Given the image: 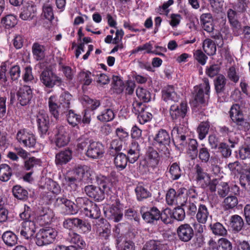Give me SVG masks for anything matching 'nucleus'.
Wrapping results in <instances>:
<instances>
[{
	"mask_svg": "<svg viewBox=\"0 0 250 250\" xmlns=\"http://www.w3.org/2000/svg\"><path fill=\"white\" fill-rule=\"evenodd\" d=\"M97 182L99 187L88 185L84 187V189L88 196L100 201L104 198V192L109 191L111 184L109 179L103 175L98 176Z\"/></svg>",
	"mask_w": 250,
	"mask_h": 250,
	"instance_id": "obj_1",
	"label": "nucleus"
},
{
	"mask_svg": "<svg viewBox=\"0 0 250 250\" xmlns=\"http://www.w3.org/2000/svg\"><path fill=\"white\" fill-rule=\"evenodd\" d=\"M57 235V231L52 228L41 229L36 234V243L39 246L50 244L54 242Z\"/></svg>",
	"mask_w": 250,
	"mask_h": 250,
	"instance_id": "obj_2",
	"label": "nucleus"
},
{
	"mask_svg": "<svg viewBox=\"0 0 250 250\" xmlns=\"http://www.w3.org/2000/svg\"><path fill=\"white\" fill-rule=\"evenodd\" d=\"M40 80L42 83L48 88H53L56 85H59L62 83V79L48 68L41 72Z\"/></svg>",
	"mask_w": 250,
	"mask_h": 250,
	"instance_id": "obj_3",
	"label": "nucleus"
},
{
	"mask_svg": "<svg viewBox=\"0 0 250 250\" xmlns=\"http://www.w3.org/2000/svg\"><path fill=\"white\" fill-rule=\"evenodd\" d=\"M203 81V83L194 87V98L197 104L205 103L209 97L210 88L209 81L207 78H204Z\"/></svg>",
	"mask_w": 250,
	"mask_h": 250,
	"instance_id": "obj_4",
	"label": "nucleus"
},
{
	"mask_svg": "<svg viewBox=\"0 0 250 250\" xmlns=\"http://www.w3.org/2000/svg\"><path fill=\"white\" fill-rule=\"evenodd\" d=\"M229 113L231 120L238 125L239 129L247 131L250 129V123L244 120L243 114L238 104H233L230 108Z\"/></svg>",
	"mask_w": 250,
	"mask_h": 250,
	"instance_id": "obj_5",
	"label": "nucleus"
},
{
	"mask_svg": "<svg viewBox=\"0 0 250 250\" xmlns=\"http://www.w3.org/2000/svg\"><path fill=\"white\" fill-rule=\"evenodd\" d=\"M15 230L17 233H19L24 238L30 239L34 236L36 230L35 222L33 220L23 221L21 227H16Z\"/></svg>",
	"mask_w": 250,
	"mask_h": 250,
	"instance_id": "obj_6",
	"label": "nucleus"
},
{
	"mask_svg": "<svg viewBox=\"0 0 250 250\" xmlns=\"http://www.w3.org/2000/svg\"><path fill=\"white\" fill-rule=\"evenodd\" d=\"M67 130V127L62 125L56 126L55 130V143L58 147L64 146L69 143L70 138Z\"/></svg>",
	"mask_w": 250,
	"mask_h": 250,
	"instance_id": "obj_7",
	"label": "nucleus"
},
{
	"mask_svg": "<svg viewBox=\"0 0 250 250\" xmlns=\"http://www.w3.org/2000/svg\"><path fill=\"white\" fill-rule=\"evenodd\" d=\"M104 153V148L103 145L99 142L92 140L87 146L85 154L91 159H96L102 158Z\"/></svg>",
	"mask_w": 250,
	"mask_h": 250,
	"instance_id": "obj_8",
	"label": "nucleus"
},
{
	"mask_svg": "<svg viewBox=\"0 0 250 250\" xmlns=\"http://www.w3.org/2000/svg\"><path fill=\"white\" fill-rule=\"evenodd\" d=\"M17 139L25 147H34L36 143L35 136L25 129H21L18 132Z\"/></svg>",
	"mask_w": 250,
	"mask_h": 250,
	"instance_id": "obj_9",
	"label": "nucleus"
},
{
	"mask_svg": "<svg viewBox=\"0 0 250 250\" xmlns=\"http://www.w3.org/2000/svg\"><path fill=\"white\" fill-rule=\"evenodd\" d=\"M188 110V107L187 102H182L179 105L174 104L171 105L169 113L173 120L178 119H183L186 115Z\"/></svg>",
	"mask_w": 250,
	"mask_h": 250,
	"instance_id": "obj_10",
	"label": "nucleus"
},
{
	"mask_svg": "<svg viewBox=\"0 0 250 250\" xmlns=\"http://www.w3.org/2000/svg\"><path fill=\"white\" fill-rule=\"evenodd\" d=\"M170 143V138L168 133L165 129L158 131L154 138V144L163 149L167 150V146Z\"/></svg>",
	"mask_w": 250,
	"mask_h": 250,
	"instance_id": "obj_11",
	"label": "nucleus"
},
{
	"mask_svg": "<svg viewBox=\"0 0 250 250\" xmlns=\"http://www.w3.org/2000/svg\"><path fill=\"white\" fill-rule=\"evenodd\" d=\"M177 233L179 239L184 242L189 241L194 235L193 230L188 224L179 226L177 229Z\"/></svg>",
	"mask_w": 250,
	"mask_h": 250,
	"instance_id": "obj_12",
	"label": "nucleus"
},
{
	"mask_svg": "<svg viewBox=\"0 0 250 250\" xmlns=\"http://www.w3.org/2000/svg\"><path fill=\"white\" fill-rule=\"evenodd\" d=\"M124 150L127 153L126 157L130 163H134L140 157V146L137 142L133 141L127 147H124Z\"/></svg>",
	"mask_w": 250,
	"mask_h": 250,
	"instance_id": "obj_13",
	"label": "nucleus"
},
{
	"mask_svg": "<svg viewBox=\"0 0 250 250\" xmlns=\"http://www.w3.org/2000/svg\"><path fill=\"white\" fill-rule=\"evenodd\" d=\"M17 96L20 104L22 106L26 105L32 97V90L29 86L22 85L18 91Z\"/></svg>",
	"mask_w": 250,
	"mask_h": 250,
	"instance_id": "obj_14",
	"label": "nucleus"
},
{
	"mask_svg": "<svg viewBox=\"0 0 250 250\" xmlns=\"http://www.w3.org/2000/svg\"><path fill=\"white\" fill-rule=\"evenodd\" d=\"M187 128L183 125H176L171 131V135L174 136L177 143L182 146L187 145V140L186 133Z\"/></svg>",
	"mask_w": 250,
	"mask_h": 250,
	"instance_id": "obj_15",
	"label": "nucleus"
},
{
	"mask_svg": "<svg viewBox=\"0 0 250 250\" xmlns=\"http://www.w3.org/2000/svg\"><path fill=\"white\" fill-rule=\"evenodd\" d=\"M37 123L41 136L45 135L49 128V117L44 110H40L37 115Z\"/></svg>",
	"mask_w": 250,
	"mask_h": 250,
	"instance_id": "obj_16",
	"label": "nucleus"
},
{
	"mask_svg": "<svg viewBox=\"0 0 250 250\" xmlns=\"http://www.w3.org/2000/svg\"><path fill=\"white\" fill-rule=\"evenodd\" d=\"M57 102V97L55 95L51 96L48 99L49 112L56 120H58L60 119V115L65 113V111L61 109L62 105L60 104V105H58Z\"/></svg>",
	"mask_w": 250,
	"mask_h": 250,
	"instance_id": "obj_17",
	"label": "nucleus"
},
{
	"mask_svg": "<svg viewBox=\"0 0 250 250\" xmlns=\"http://www.w3.org/2000/svg\"><path fill=\"white\" fill-rule=\"evenodd\" d=\"M141 209L143 219L147 223H154L155 221L158 220L161 217L160 210L156 207H152L147 211L144 212L143 208Z\"/></svg>",
	"mask_w": 250,
	"mask_h": 250,
	"instance_id": "obj_18",
	"label": "nucleus"
},
{
	"mask_svg": "<svg viewBox=\"0 0 250 250\" xmlns=\"http://www.w3.org/2000/svg\"><path fill=\"white\" fill-rule=\"evenodd\" d=\"M193 178L200 186L205 182H208L210 176L200 164H196L193 168Z\"/></svg>",
	"mask_w": 250,
	"mask_h": 250,
	"instance_id": "obj_19",
	"label": "nucleus"
},
{
	"mask_svg": "<svg viewBox=\"0 0 250 250\" xmlns=\"http://www.w3.org/2000/svg\"><path fill=\"white\" fill-rule=\"evenodd\" d=\"M162 93V98L166 102L177 103L180 99V96L177 94L174 87L172 85H167L163 89Z\"/></svg>",
	"mask_w": 250,
	"mask_h": 250,
	"instance_id": "obj_20",
	"label": "nucleus"
},
{
	"mask_svg": "<svg viewBox=\"0 0 250 250\" xmlns=\"http://www.w3.org/2000/svg\"><path fill=\"white\" fill-rule=\"evenodd\" d=\"M66 240L80 249L85 247V243L80 235L73 230L69 231L66 236Z\"/></svg>",
	"mask_w": 250,
	"mask_h": 250,
	"instance_id": "obj_21",
	"label": "nucleus"
},
{
	"mask_svg": "<svg viewBox=\"0 0 250 250\" xmlns=\"http://www.w3.org/2000/svg\"><path fill=\"white\" fill-rule=\"evenodd\" d=\"M72 158V151L69 148L61 151L56 154L55 163L57 165H62L67 164Z\"/></svg>",
	"mask_w": 250,
	"mask_h": 250,
	"instance_id": "obj_22",
	"label": "nucleus"
},
{
	"mask_svg": "<svg viewBox=\"0 0 250 250\" xmlns=\"http://www.w3.org/2000/svg\"><path fill=\"white\" fill-rule=\"evenodd\" d=\"M196 213V220L200 224H205L208 218L211 217L207 207L204 204H199Z\"/></svg>",
	"mask_w": 250,
	"mask_h": 250,
	"instance_id": "obj_23",
	"label": "nucleus"
},
{
	"mask_svg": "<svg viewBox=\"0 0 250 250\" xmlns=\"http://www.w3.org/2000/svg\"><path fill=\"white\" fill-rule=\"evenodd\" d=\"M87 205L86 208H84V210H83V212L85 216L90 218H99L101 215V211L98 206L92 201Z\"/></svg>",
	"mask_w": 250,
	"mask_h": 250,
	"instance_id": "obj_24",
	"label": "nucleus"
},
{
	"mask_svg": "<svg viewBox=\"0 0 250 250\" xmlns=\"http://www.w3.org/2000/svg\"><path fill=\"white\" fill-rule=\"evenodd\" d=\"M146 159L149 166L155 167L159 164L160 156L156 150L151 147H149L146 152Z\"/></svg>",
	"mask_w": 250,
	"mask_h": 250,
	"instance_id": "obj_25",
	"label": "nucleus"
},
{
	"mask_svg": "<svg viewBox=\"0 0 250 250\" xmlns=\"http://www.w3.org/2000/svg\"><path fill=\"white\" fill-rule=\"evenodd\" d=\"M36 11L37 8L35 5L28 4L24 6L20 17L23 20H31L35 16Z\"/></svg>",
	"mask_w": 250,
	"mask_h": 250,
	"instance_id": "obj_26",
	"label": "nucleus"
},
{
	"mask_svg": "<svg viewBox=\"0 0 250 250\" xmlns=\"http://www.w3.org/2000/svg\"><path fill=\"white\" fill-rule=\"evenodd\" d=\"M32 50L34 59L37 61L43 60L45 56V46L39 43H33Z\"/></svg>",
	"mask_w": 250,
	"mask_h": 250,
	"instance_id": "obj_27",
	"label": "nucleus"
},
{
	"mask_svg": "<svg viewBox=\"0 0 250 250\" xmlns=\"http://www.w3.org/2000/svg\"><path fill=\"white\" fill-rule=\"evenodd\" d=\"M214 83L215 89L218 94H221L224 92L226 88L227 79L224 75L220 74L217 76Z\"/></svg>",
	"mask_w": 250,
	"mask_h": 250,
	"instance_id": "obj_28",
	"label": "nucleus"
},
{
	"mask_svg": "<svg viewBox=\"0 0 250 250\" xmlns=\"http://www.w3.org/2000/svg\"><path fill=\"white\" fill-rule=\"evenodd\" d=\"M2 239L4 243L9 247H12L17 243V235L11 231H6L2 235Z\"/></svg>",
	"mask_w": 250,
	"mask_h": 250,
	"instance_id": "obj_29",
	"label": "nucleus"
},
{
	"mask_svg": "<svg viewBox=\"0 0 250 250\" xmlns=\"http://www.w3.org/2000/svg\"><path fill=\"white\" fill-rule=\"evenodd\" d=\"M230 225L233 230L238 232L240 231L243 228L244 222L240 216L233 215L230 217Z\"/></svg>",
	"mask_w": 250,
	"mask_h": 250,
	"instance_id": "obj_30",
	"label": "nucleus"
},
{
	"mask_svg": "<svg viewBox=\"0 0 250 250\" xmlns=\"http://www.w3.org/2000/svg\"><path fill=\"white\" fill-rule=\"evenodd\" d=\"M115 117L114 113L112 109L106 108L103 109L97 116L98 120L102 122H107L112 121Z\"/></svg>",
	"mask_w": 250,
	"mask_h": 250,
	"instance_id": "obj_31",
	"label": "nucleus"
},
{
	"mask_svg": "<svg viewBox=\"0 0 250 250\" xmlns=\"http://www.w3.org/2000/svg\"><path fill=\"white\" fill-rule=\"evenodd\" d=\"M127 161H128L126 155L122 152L118 153L114 158V164L117 168L121 170L126 167Z\"/></svg>",
	"mask_w": 250,
	"mask_h": 250,
	"instance_id": "obj_32",
	"label": "nucleus"
},
{
	"mask_svg": "<svg viewBox=\"0 0 250 250\" xmlns=\"http://www.w3.org/2000/svg\"><path fill=\"white\" fill-rule=\"evenodd\" d=\"M203 48L207 54L209 56L214 55L216 51V44L210 39H207L203 41Z\"/></svg>",
	"mask_w": 250,
	"mask_h": 250,
	"instance_id": "obj_33",
	"label": "nucleus"
},
{
	"mask_svg": "<svg viewBox=\"0 0 250 250\" xmlns=\"http://www.w3.org/2000/svg\"><path fill=\"white\" fill-rule=\"evenodd\" d=\"M89 169V168L87 166H78L74 170L73 176L81 182L85 176L88 177V175H90L88 172Z\"/></svg>",
	"mask_w": 250,
	"mask_h": 250,
	"instance_id": "obj_34",
	"label": "nucleus"
},
{
	"mask_svg": "<svg viewBox=\"0 0 250 250\" xmlns=\"http://www.w3.org/2000/svg\"><path fill=\"white\" fill-rule=\"evenodd\" d=\"M72 99L71 95L67 92H63L60 96V104L62 105L63 110L65 111V112L70 108V102Z\"/></svg>",
	"mask_w": 250,
	"mask_h": 250,
	"instance_id": "obj_35",
	"label": "nucleus"
},
{
	"mask_svg": "<svg viewBox=\"0 0 250 250\" xmlns=\"http://www.w3.org/2000/svg\"><path fill=\"white\" fill-rule=\"evenodd\" d=\"M210 127V124L208 121L203 122L200 124L197 128L198 138L200 140L205 139L208 134Z\"/></svg>",
	"mask_w": 250,
	"mask_h": 250,
	"instance_id": "obj_36",
	"label": "nucleus"
},
{
	"mask_svg": "<svg viewBox=\"0 0 250 250\" xmlns=\"http://www.w3.org/2000/svg\"><path fill=\"white\" fill-rule=\"evenodd\" d=\"M12 175V170L7 164L0 165V180L3 182L8 181Z\"/></svg>",
	"mask_w": 250,
	"mask_h": 250,
	"instance_id": "obj_37",
	"label": "nucleus"
},
{
	"mask_svg": "<svg viewBox=\"0 0 250 250\" xmlns=\"http://www.w3.org/2000/svg\"><path fill=\"white\" fill-rule=\"evenodd\" d=\"M12 192L14 196L19 200H24L28 197L27 191L19 185L15 186L13 188Z\"/></svg>",
	"mask_w": 250,
	"mask_h": 250,
	"instance_id": "obj_38",
	"label": "nucleus"
},
{
	"mask_svg": "<svg viewBox=\"0 0 250 250\" xmlns=\"http://www.w3.org/2000/svg\"><path fill=\"white\" fill-rule=\"evenodd\" d=\"M65 113L68 123L75 126L81 121V116L75 113L73 110H68Z\"/></svg>",
	"mask_w": 250,
	"mask_h": 250,
	"instance_id": "obj_39",
	"label": "nucleus"
},
{
	"mask_svg": "<svg viewBox=\"0 0 250 250\" xmlns=\"http://www.w3.org/2000/svg\"><path fill=\"white\" fill-rule=\"evenodd\" d=\"M212 233L218 236H224L227 234V230L223 225L219 222L210 225Z\"/></svg>",
	"mask_w": 250,
	"mask_h": 250,
	"instance_id": "obj_40",
	"label": "nucleus"
},
{
	"mask_svg": "<svg viewBox=\"0 0 250 250\" xmlns=\"http://www.w3.org/2000/svg\"><path fill=\"white\" fill-rule=\"evenodd\" d=\"M247 164L243 162L240 163L236 161L234 163H229L228 165L229 169L233 172L235 174H242L244 172L245 168H247Z\"/></svg>",
	"mask_w": 250,
	"mask_h": 250,
	"instance_id": "obj_41",
	"label": "nucleus"
},
{
	"mask_svg": "<svg viewBox=\"0 0 250 250\" xmlns=\"http://www.w3.org/2000/svg\"><path fill=\"white\" fill-rule=\"evenodd\" d=\"M164 248V245L160 241L151 240L146 243L142 250H163Z\"/></svg>",
	"mask_w": 250,
	"mask_h": 250,
	"instance_id": "obj_42",
	"label": "nucleus"
},
{
	"mask_svg": "<svg viewBox=\"0 0 250 250\" xmlns=\"http://www.w3.org/2000/svg\"><path fill=\"white\" fill-rule=\"evenodd\" d=\"M169 172L171 179L173 180H176L181 176L182 171L179 165L177 163H173L169 167Z\"/></svg>",
	"mask_w": 250,
	"mask_h": 250,
	"instance_id": "obj_43",
	"label": "nucleus"
},
{
	"mask_svg": "<svg viewBox=\"0 0 250 250\" xmlns=\"http://www.w3.org/2000/svg\"><path fill=\"white\" fill-rule=\"evenodd\" d=\"M188 144V153L190 155V156L195 157L198 155V143L195 139L188 138L187 140Z\"/></svg>",
	"mask_w": 250,
	"mask_h": 250,
	"instance_id": "obj_44",
	"label": "nucleus"
},
{
	"mask_svg": "<svg viewBox=\"0 0 250 250\" xmlns=\"http://www.w3.org/2000/svg\"><path fill=\"white\" fill-rule=\"evenodd\" d=\"M43 188L54 194H58L61 191V188L59 184L50 179H48L45 181Z\"/></svg>",
	"mask_w": 250,
	"mask_h": 250,
	"instance_id": "obj_45",
	"label": "nucleus"
},
{
	"mask_svg": "<svg viewBox=\"0 0 250 250\" xmlns=\"http://www.w3.org/2000/svg\"><path fill=\"white\" fill-rule=\"evenodd\" d=\"M136 197L138 201H141L145 199L151 197V193L143 186H137L135 188Z\"/></svg>",
	"mask_w": 250,
	"mask_h": 250,
	"instance_id": "obj_46",
	"label": "nucleus"
},
{
	"mask_svg": "<svg viewBox=\"0 0 250 250\" xmlns=\"http://www.w3.org/2000/svg\"><path fill=\"white\" fill-rule=\"evenodd\" d=\"M152 49V44L150 42H148L133 50L132 53L135 54L138 53L139 51L145 50L147 53H153L158 55H162V54L159 53L157 51H153Z\"/></svg>",
	"mask_w": 250,
	"mask_h": 250,
	"instance_id": "obj_47",
	"label": "nucleus"
},
{
	"mask_svg": "<svg viewBox=\"0 0 250 250\" xmlns=\"http://www.w3.org/2000/svg\"><path fill=\"white\" fill-rule=\"evenodd\" d=\"M136 93L138 98L143 102L147 103L150 101V93L146 89L139 87L136 89Z\"/></svg>",
	"mask_w": 250,
	"mask_h": 250,
	"instance_id": "obj_48",
	"label": "nucleus"
},
{
	"mask_svg": "<svg viewBox=\"0 0 250 250\" xmlns=\"http://www.w3.org/2000/svg\"><path fill=\"white\" fill-rule=\"evenodd\" d=\"M63 208L65 210L63 213L66 215H75L78 212V208H75V204L68 199L64 204Z\"/></svg>",
	"mask_w": 250,
	"mask_h": 250,
	"instance_id": "obj_49",
	"label": "nucleus"
},
{
	"mask_svg": "<svg viewBox=\"0 0 250 250\" xmlns=\"http://www.w3.org/2000/svg\"><path fill=\"white\" fill-rule=\"evenodd\" d=\"M91 77L92 74L91 72L89 71H81L78 74V79L84 85H88L92 81Z\"/></svg>",
	"mask_w": 250,
	"mask_h": 250,
	"instance_id": "obj_50",
	"label": "nucleus"
},
{
	"mask_svg": "<svg viewBox=\"0 0 250 250\" xmlns=\"http://www.w3.org/2000/svg\"><path fill=\"white\" fill-rule=\"evenodd\" d=\"M237 198L235 196H229L226 197L223 202L225 209H232L238 204Z\"/></svg>",
	"mask_w": 250,
	"mask_h": 250,
	"instance_id": "obj_51",
	"label": "nucleus"
},
{
	"mask_svg": "<svg viewBox=\"0 0 250 250\" xmlns=\"http://www.w3.org/2000/svg\"><path fill=\"white\" fill-rule=\"evenodd\" d=\"M125 142L120 140L119 139L113 140L110 146V149L111 152H113V150H115L116 152H119L120 151L124 149Z\"/></svg>",
	"mask_w": 250,
	"mask_h": 250,
	"instance_id": "obj_52",
	"label": "nucleus"
},
{
	"mask_svg": "<svg viewBox=\"0 0 250 250\" xmlns=\"http://www.w3.org/2000/svg\"><path fill=\"white\" fill-rule=\"evenodd\" d=\"M202 146L198 151V157L202 162L207 163L210 158V153L209 150L205 146V145L202 144Z\"/></svg>",
	"mask_w": 250,
	"mask_h": 250,
	"instance_id": "obj_53",
	"label": "nucleus"
},
{
	"mask_svg": "<svg viewBox=\"0 0 250 250\" xmlns=\"http://www.w3.org/2000/svg\"><path fill=\"white\" fill-rule=\"evenodd\" d=\"M183 208L188 215L193 216L196 214L197 211V207L195 204L192 202L191 199H189L183 207Z\"/></svg>",
	"mask_w": 250,
	"mask_h": 250,
	"instance_id": "obj_54",
	"label": "nucleus"
},
{
	"mask_svg": "<svg viewBox=\"0 0 250 250\" xmlns=\"http://www.w3.org/2000/svg\"><path fill=\"white\" fill-rule=\"evenodd\" d=\"M247 183L250 184V167L247 165L244 172L242 173L240 178V183L244 188L246 187Z\"/></svg>",
	"mask_w": 250,
	"mask_h": 250,
	"instance_id": "obj_55",
	"label": "nucleus"
},
{
	"mask_svg": "<svg viewBox=\"0 0 250 250\" xmlns=\"http://www.w3.org/2000/svg\"><path fill=\"white\" fill-rule=\"evenodd\" d=\"M75 228H78L84 232H88L91 229L89 223L78 218H75Z\"/></svg>",
	"mask_w": 250,
	"mask_h": 250,
	"instance_id": "obj_56",
	"label": "nucleus"
},
{
	"mask_svg": "<svg viewBox=\"0 0 250 250\" xmlns=\"http://www.w3.org/2000/svg\"><path fill=\"white\" fill-rule=\"evenodd\" d=\"M44 17L48 21H52L54 19V14L52 5L47 2L44 3L42 7Z\"/></svg>",
	"mask_w": 250,
	"mask_h": 250,
	"instance_id": "obj_57",
	"label": "nucleus"
},
{
	"mask_svg": "<svg viewBox=\"0 0 250 250\" xmlns=\"http://www.w3.org/2000/svg\"><path fill=\"white\" fill-rule=\"evenodd\" d=\"M109 212L111 213V218L114 222H118L122 220L123 214L118 207L112 206Z\"/></svg>",
	"mask_w": 250,
	"mask_h": 250,
	"instance_id": "obj_58",
	"label": "nucleus"
},
{
	"mask_svg": "<svg viewBox=\"0 0 250 250\" xmlns=\"http://www.w3.org/2000/svg\"><path fill=\"white\" fill-rule=\"evenodd\" d=\"M41 161L39 159L32 157L24 162V167L26 170H29L35 166L41 165Z\"/></svg>",
	"mask_w": 250,
	"mask_h": 250,
	"instance_id": "obj_59",
	"label": "nucleus"
},
{
	"mask_svg": "<svg viewBox=\"0 0 250 250\" xmlns=\"http://www.w3.org/2000/svg\"><path fill=\"white\" fill-rule=\"evenodd\" d=\"M178 191L171 188L169 189L166 194V201L169 205H175Z\"/></svg>",
	"mask_w": 250,
	"mask_h": 250,
	"instance_id": "obj_60",
	"label": "nucleus"
},
{
	"mask_svg": "<svg viewBox=\"0 0 250 250\" xmlns=\"http://www.w3.org/2000/svg\"><path fill=\"white\" fill-rule=\"evenodd\" d=\"M183 189H180L178 191L177 195V199L175 205H178V207H183L185 204L187 203L189 199L187 195L184 194Z\"/></svg>",
	"mask_w": 250,
	"mask_h": 250,
	"instance_id": "obj_61",
	"label": "nucleus"
},
{
	"mask_svg": "<svg viewBox=\"0 0 250 250\" xmlns=\"http://www.w3.org/2000/svg\"><path fill=\"white\" fill-rule=\"evenodd\" d=\"M230 191V188L227 183L221 182L217 186V192L218 195L224 197L226 196Z\"/></svg>",
	"mask_w": 250,
	"mask_h": 250,
	"instance_id": "obj_62",
	"label": "nucleus"
},
{
	"mask_svg": "<svg viewBox=\"0 0 250 250\" xmlns=\"http://www.w3.org/2000/svg\"><path fill=\"white\" fill-rule=\"evenodd\" d=\"M75 208H78V210L81 209L83 212V210H84V208H86L87 205L91 202V201L87 198L78 197L75 200Z\"/></svg>",
	"mask_w": 250,
	"mask_h": 250,
	"instance_id": "obj_63",
	"label": "nucleus"
},
{
	"mask_svg": "<svg viewBox=\"0 0 250 250\" xmlns=\"http://www.w3.org/2000/svg\"><path fill=\"white\" fill-rule=\"evenodd\" d=\"M1 22L6 28H10L16 24L17 19L13 15H8L2 19Z\"/></svg>",
	"mask_w": 250,
	"mask_h": 250,
	"instance_id": "obj_64",
	"label": "nucleus"
}]
</instances>
